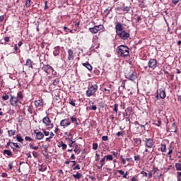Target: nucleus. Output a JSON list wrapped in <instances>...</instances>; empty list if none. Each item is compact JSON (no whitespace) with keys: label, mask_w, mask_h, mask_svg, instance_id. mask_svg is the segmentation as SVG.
Instances as JSON below:
<instances>
[{"label":"nucleus","mask_w":181,"mask_h":181,"mask_svg":"<svg viewBox=\"0 0 181 181\" xmlns=\"http://www.w3.org/2000/svg\"><path fill=\"white\" fill-rule=\"evenodd\" d=\"M117 52L120 57H128L129 56V48L127 45L117 47Z\"/></svg>","instance_id":"f257e3e1"},{"label":"nucleus","mask_w":181,"mask_h":181,"mask_svg":"<svg viewBox=\"0 0 181 181\" xmlns=\"http://www.w3.org/2000/svg\"><path fill=\"white\" fill-rule=\"evenodd\" d=\"M98 91V86L97 84H93L86 90L87 97H92V95H95V93Z\"/></svg>","instance_id":"f03ea898"},{"label":"nucleus","mask_w":181,"mask_h":181,"mask_svg":"<svg viewBox=\"0 0 181 181\" xmlns=\"http://www.w3.org/2000/svg\"><path fill=\"white\" fill-rule=\"evenodd\" d=\"M148 67L151 70H155L158 67V60L156 59H150L148 62V66H145L144 70H148Z\"/></svg>","instance_id":"7ed1b4c3"},{"label":"nucleus","mask_w":181,"mask_h":181,"mask_svg":"<svg viewBox=\"0 0 181 181\" xmlns=\"http://www.w3.org/2000/svg\"><path fill=\"white\" fill-rule=\"evenodd\" d=\"M126 78H129V80H131L132 81H134V80H136V72L134 71L132 69H127V72L125 73Z\"/></svg>","instance_id":"20e7f679"},{"label":"nucleus","mask_w":181,"mask_h":181,"mask_svg":"<svg viewBox=\"0 0 181 181\" xmlns=\"http://www.w3.org/2000/svg\"><path fill=\"white\" fill-rule=\"evenodd\" d=\"M117 35L122 40H128V38L129 37V36H131V35H129V33H127V31H125L124 30H123V31L117 33Z\"/></svg>","instance_id":"39448f33"},{"label":"nucleus","mask_w":181,"mask_h":181,"mask_svg":"<svg viewBox=\"0 0 181 181\" xmlns=\"http://www.w3.org/2000/svg\"><path fill=\"white\" fill-rule=\"evenodd\" d=\"M43 70L47 73V74H50V73H52V74H56V72L54 71V69L50 65L47 64L43 66Z\"/></svg>","instance_id":"423d86ee"},{"label":"nucleus","mask_w":181,"mask_h":181,"mask_svg":"<svg viewBox=\"0 0 181 181\" xmlns=\"http://www.w3.org/2000/svg\"><path fill=\"white\" fill-rule=\"evenodd\" d=\"M144 142H145V146L146 148H153V140L152 139H146L145 140H144Z\"/></svg>","instance_id":"0eeeda50"},{"label":"nucleus","mask_w":181,"mask_h":181,"mask_svg":"<svg viewBox=\"0 0 181 181\" xmlns=\"http://www.w3.org/2000/svg\"><path fill=\"white\" fill-rule=\"evenodd\" d=\"M70 124H71V122L69 119H64L60 122V126L63 127V128H66L70 125Z\"/></svg>","instance_id":"6e6552de"},{"label":"nucleus","mask_w":181,"mask_h":181,"mask_svg":"<svg viewBox=\"0 0 181 181\" xmlns=\"http://www.w3.org/2000/svg\"><path fill=\"white\" fill-rule=\"evenodd\" d=\"M42 122L47 126L50 125V128H53V124H52V121H50V118L49 117H45L42 119Z\"/></svg>","instance_id":"1a4fd4ad"},{"label":"nucleus","mask_w":181,"mask_h":181,"mask_svg":"<svg viewBox=\"0 0 181 181\" xmlns=\"http://www.w3.org/2000/svg\"><path fill=\"white\" fill-rule=\"evenodd\" d=\"M10 103H11V105H13V107H18L19 100H18V98L15 96H11L10 99Z\"/></svg>","instance_id":"9d476101"},{"label":"nucleus","mask_w":181,"mask_h":181,"mask_svg":"<svg viewBox=\"0 0 181 181\" xmlns=\"http://www.w3.org/2000/svg\"><path fill=\"white\" fill-rule=\"evenodd\" d=\"M115 30H116L117 35V33H119L124 30V27H122V24H121V23L119 22L117 23L115 25Z\"/></svg>","instance_id":"9b49d317"},{"label":"nucleus","mask_w":181,"mask_h":181,"mask_svg":"<svg viewBox=\"0 0 181 181\" xmlns=\"http://www.w3.org/2000/svg\"><path fill=\"white\" fill-rule=\"evenodd\" d=\"M43 99H40L37 100H35V105L37 108H42L43 107Z\"/></svg>","instance_id":"f8f14e48"},{"label":"nucleus","mask_w":181,"mask_h":181,"mask_svg":"<svg viewBox=\"0 0 181 181\" xmlns=\"http://www.w3.org/2000/svg\"><path fill=\"white\" fill-rule=\"evenodd\" d=\"M104 165H105V157H103L96 166L98 169H103V166H104Z\"/></svg>","instance_id":"ddd939ff"},{"label":"nucleus","mask_w":181,"mask_h":181,"mask_svg":"<svg viewBox=\"0 0 181 181\" xmlns=\"http://www.w3.org/2000/svg\"><path fill=\"white\" fill-rule=\"evenodd\" d=\"M68 60H74V52H73V49H68Z\"/></svg>","instance_id":"4468645a"},{"label":"nucleus","mask_w":181,"mask_h":181,"mask_svg":"<svg viewBox=\"0 0 181 181\" xmlns=\"http://www.w3.org/2000/svg\"><path fill=\"white\" fill-rule=\"evenodd\" d=\"M35 134H36L35 139H37V141H40L43 139V138H45V134H43V133H42L41 132H35Z\"/></svg>","instance_id":"2eb2a0df"},{"label":"nucleus","mask_w":181,"mask_h":181,"mask_svg":"<svg viewBox=\"0 0 181 181\" xmlns=\"http://www.w3.org/2000/svg\"><path fill=\"white\" fill-rule=\"evenodd\" d=\"M133 141H134V145H136V146H141V144L142 142V140H141V139L134 138Z\"/></svg>","instance_id":"dca6fc26"},{"label":"nucleus","mask_w":181,"mask_h":181,"mask_svg":"<svg viewBox=\"0 0 181 181\" xmlns=\"http://www.w3.org/2000/svg\"><path fill=\"white\" fill-rule=\"evenodd\" d=\"M159 95L160 98H162V100H163L164 98H166V93H165V90H163V89L159 90Z\"/></svg>","instance_id":"f3484780"},{"label":"nucleus","mask_w":181,"mask_h":181,"mask_svg":"<svg viewBox=\"0 0 181 181\" xmlns=\"http://www.w3.org/2000/svg\"><path fill=\"white\" fill-rule=\"evenodd\" d=\"M59 54H60V47L59 46L55 47L53 52L54 56H59Z\"/></svg>","instance_id":"a211bd4d"},{"label":"nucleus","mask_w":181,"mask_h":181,"mask_svg":"<svg viewBox=\"0 0 181 181\" xmlns=\"http://www.w3.org/2000/svg\"><path fill=\"white\" fill-rule=\"evenodd\" d=\"M83 66L84 67H86V69H88V70H89L90 71H91V70H93V66L88 62L83 63Z\"/></svg>","instance_id":"6ab92c4d"},{"label":"nucleus","mask_w":181,"mask_h":181,"mask_svg":"<svg viewBox=\"0 0 181 181\" xmlns=\"http://www.w3.org/2000/svg\"><path fill=\"white\" fill-rule=\"evenodd\" d=\"M117 172L119 175H123V177L127 178V176H128V172L124 173L122 170H118Z\"/></svg>","instance_id":"aec40b11"},{"label":"nucleus","mask_w":181,"mask_h":181,"mask_svg":"<svg viewBox=\"0 0 181 181\" xmlns=\"http://www.w3.org/2000/svg\"><path fill=\"white\" fill-rule=\"evenodd\" d=\"M16 134V130H8V135L10 137L13 136Z\"/></svg>","instance_id":"412c9836"},{"label":"nucleus","mask_w":181,"mask_h":181,"mask_svg":"<svg viewBox=\"0 0 181 181\" xmlns=\"http://www.w3.org/2000/svg\"><path fill=\"white\" fill-rule=\"evenodd\" d=\"M89 32H90V33H93V35H95V33H98L97 28H95V26L93 28H90Z\"/></svg>","instance_id":"4be33fe9"},{"label":"nucleus","mask_w":181,"mask_h":181,"mask_svg":"<svg viewBox=\"0 0 181 181\" xmlns=\"http://www.w3.org/2000/svg\"><path fill=\"white\" fill-rule=\"evenodd\" d=\"M95 28H96V31L98 33L100 30H103L104 29V25H95Z\"/></svg>","instance_id":"5701e85b"},{"label":"nucleus","mask_w":181,"mask_h":181,"mask_svg":"<svg viewBox=\"0 0 181 181\" xmlns=\"http://www.w3.org/2000/svg\"><path fill=\"white\" fill-rule=\"evenodd\" d=\"M4 153L7 156H12V151H11V150H4Z\"/></svg>","instance_id":"b1692460"},{"label":"nucleus","mask_w":181,"mask_h":181,"mask_svg":"<svg viewBox=\"0 0 181 181\" xmlns=\"http://www.w3.org/2000/svg\"><path fill=\"white\" fill-rule=\"evenodd\" d=\"M16 139L18 142H21V144H23V138H22V136H19L18 134L16 135Z\"/></svg>","instance_id":"393cba45"},{"label":"nucleus","mask_w":181,"mask_h":181,"mask_svg":"<svg viewBox=\"0 0 181 181\" xmlns=\"http://www.w3.org/2000/svg\"><path fill=\"white\" fill-rule=\"evenodd\" d=\"M32 64H33V62H32V60L30 59H28L26 60L25 66H28V67H29Z\"/></svg>","instance_id":"a878e982"},{"label":"nucleus","mask_w":181,"mask_h":181,"mask_svg":"<svg viewBox=\"0 0 181 181\" xmlns=\"http://www.w3.org/2000/svg\"><path fill=\"white\" fill-rule=\"evenodd\" d=\"M29 146L31 149H34V151H37V149H39V146H33V143H30L29 144Z\"/></svg>","instance_id":"bb28decb"},{"label":"nucleus","mask_w":181,"mask_h":181,"mask_svg":"<svg viewBox=\"0 0 181 181\" xmlns=\"http://www.w3.org/2000/svg\"><path fill=\"white\" fill-rule=\"evenodd\" d=\"M75 153H76V155H78V153H80V152H81V151L80 150V148H78V146H76L75 149L74 150Z\"/></svg>","instance_id":"cd10ccee"},{"label":"nucleus","mask_w":181,"mask_h":181,"mask_svg":"<svg viewBox=\"0 0 181 181\" xmlns=\"http://www.w3.org/2000/svg\"><path fill=\"white\" fill-rule=\"evenodd\" d=\"M68 141H71V143L69 144V146H70V148H73V146H74V144H76V141L70 140V139H68Z\"/></svg>","instance_id":"c85d7f7f"},{"label":"nucleus","mask_w":181,"mask_h":181,"mask_svg":"<svg viewBox=\"0 0 181 181\" xmlns=\"http://www.w3.org/2000/svg\"><path fill=\"white\" fill-rule=\"evenodd\" d=\"M161 152H166L167 149H166V144H161Z\"/></svg>","instance_id":"c756f323"},{"label":"nucleus","mask_w":181,"mask_h":181,"mask_svg":"<svg viewBox=\"0 0 181 181\" xmlns=\"http://www.w3.org/2000/svg\"><path fill=\"white\" fill-rule=\"evenodd\" d=\"M113 111H115V112L116 114H118V104H117V103H115V104L114 105Z\"/></svg>","instance_id":"7c9ffc66"},{"label":"nucleus","mask_w":181,"mask_h":181,"mask_svg":"<svg viewBox=\"0 0 181 181\" xmlns=\"http://www.w3.org/2000/svg\"><path fill=\"white\" fill-rule=\"evenodd\" d=\"M92 106H90L89 107V110H90V111H95V110H97V106L94 105V103H92Z\"/></svg>","instance_id":"2f4dec72"},{"label":"nucleus","mask_w":181,"mask_h":181,"mask_svg":"<svg viewBox=\"0 0 181 181\" xmlns=\"http://www.w3.org/2000/svg\"><path fill=\"white\" fill-rule=\"evenodd\" d=\"M73 176L75 179H80L81 177V173H77L76 174H74Z\"/></svg>","instance_id":"473e14b6"},{"label":"nucleus","mask_w":181,"mask_h":181,"mask_svg":"<svg viewBox=\"0 0 181 181\" xmlns=\"http://www.w3.org/2000/svg\"><path fill=\"white\" fill-rule=\"evenodd\" d=\"M176 170H181V163H175Z\"/></svg>","instance_id":"72a5a7b5"},{"label":"nucleus","mask_w":181,"mask_h":181,"mask_svg":"<svg viewBox=\"0 0 181 181\" xmlns=\"http://www.w3.org/2000/svg\"><path fill=\"white\" fill-rule=\"evenodd\" d=\"M46 169H47L46 166L41 165L39 168V170H40V172H45Z\"/></svg>","instance_id":"f704fd0d"},{"label":"nucleus","mask_w":181,"mask_h":181,"mask_svg":"<svg viewBox=\"0 0 181 181\" xmlns=\"http://www.w3.org/2000/svg\"><path fill=\"white\" fill-rule=\"evenodd\" d=\"M71 120L72 122L75 123L76 125H78V123L77 122V118L74 117H71Z\"/></svg>","instance_id":"c9c22d12"},{"label":"nucleus","mask_w":181,"mask_h":181,"mask_svg":"<svg viewBox=\"0 0 181 181\" xmlns=\"http://www.w3.org/2000/svg\"><path fill=\"white\" fill-rule=\"evenodd\" d=\"M172 153H173V149H172V147H170L168 156H169V158H172V156H170Z\"/></svg>","instance_id":"e433bc0d"},{"label":"nucleus","mask_w":181,"mask_h":181,"mask_svg":"<svg viewBox=\"0 0 181 181\" xmlns=\"http://www.w3.org/2000/svg\"><path fill=\"white\" fill-rule=\"evenodd\" d=\"M69 103L71 105H72V107H76V103H74V101L71 100V98L69 99Z\"/></svg>","instance_id":"4c0bfd02"},{"label":"nucleus","mask_w":181,"mask_h":181,"mask_svg":"<svg viewBox=\"0 0 181 181\" xmlns=\"http://www.w3.org/2000/svg\"><path fill=\"white\" fill-rule=\"evenodd\" d=\"M105 159H107V160H112L113 158L112 155H107L104 156Z\"/></svg>","instance_id":"58836bf2"},{"label":"nucleus","mask_w":181,"mask_h":181,"mask_svg":"<svg viewBox=\"0 0 181 181\" xmlns=\"http://www.w3.org/2000/svg\"><path fill=\"white\" fill-rule=\"evenodd\" d=\"M93 149H94V151H97V149H98V144L93 143Z\"/></svg>","instance_id":"ea45409f"},{"label":"nucleus","mask_w":181,"mask_h":181,"mask_svg":"<svg viewBox=\"0 0 181 181\" xmlns=\"http://www.w3.org/2000/svg\"><path fill=\"white\" fill-rule=\"evenodd\" d=\"M32 4V1L30 0H27L25 2V6L26 8H29Z\"/></svg>","instance_id":"a19ab883"},{"label":"nucleus","mask_w":181,"mask_h":181,"mask_svg":"<svg viewBox=\"0 0 181 181\" xmlns=\"http://www.w3.org/2000/svg\"><path fill=\"white\" fill-rule=\"evenodd\" d=\"M59 81H60V80H59V78H56V79L53 81L52 84H53L54 86H57V84H59Z\"/></svg>","instance_id":"79ce46f5"},{"label":"nucleus","mask_w":181,"mask_h":181,"mask_svg":"<svg viewBox=\"0 0 181 181\" xmlns=\"http://www.w3.org/2000/svg\"><path fill=\"white\" fill-rule=\"evenodd\" d=\"M17 95H18V98H20V100H22L23 98V94L22 93V92H18L17 93Z\"/></svg>","instance_id":"37998d69"},{"label":"nucleus","mask_w":181,"mask_h":181,"mask_svg":"<svg viewBox=\"0 0 181 181\" xmlns=\"http://www.w3.org/2000/svg\"><path fill=\"white\" fill-rule=\"evenodd\" d=\"M61 146L62 147V149L64 151L67 149V145L64 144V143H63V141L61 142Z\"/></svg>","instance_id":"c03bdc74"},{"label":"nucleus","mask_w":181,"mask_h":181,"mask_svg":"<svg viewBox=\"0 0 181 181\" xmlns=\"http://www.w3.org/2000/svg\"><path fill=\"white\" fill-rule=\"evenodd\" d=\"M81 168L80 167V165L77 164L74 168L73 170H80Z\"/></svg>","instance_id":"a18cd8bd"},{"label":"nucleus","mask_w":181,"mask_h":181,"mask_svg":"<svg viewBox=\"0 0 181 181\" xmlns=\"http://www.w3.org/2000/svg\"><path fill=\"white\" fill-rule=\"evenodd\" d=\"M28 112H30V114H33V107L29 106L28 108Z\"/></svg>","instance_id":"49530a36"},{"label":"nucleus","mask_w":181,"mask_h":181,"mask_svg":"<svg viewBox=\"0 0 181 181\" xmlns=\"http://www.w3.org/2000/svg\"><path fill=\"white\" fill-rule=\"evenodd\" d=\"M2 100H4V101H6L7 100H9V95H6L4 96H2Z\"/></svg>","instance_id":"de8ad7c7"},{"label":"nucleus","mask_w":181,"mask_h":181,"mask_svg":"<svg viewBox=\"0 0 181 181\" xmlns=\"http://www.w3.org/2000/svg\"><path fill=\"white\" fill-rule=\"evenodd\" d=\"M25 139L26 141H28V142H32V141H33V139H32L30 136H28L25 137Z\"/></svg>","instance_id":"09e8293b"},{"label":"nucleus","mask_w":181,"mask_h":181,"mask_svg":"<svg viewBox=\"0 0 181 181\" xmlns=\"http://www.w3.org/2000/svg\"><path fill=\"white\" fill-rule=\"evenodd\" d=\"M43 132L45 136H49V135H50V132L49 131H46L45 129H43Z\"/></svg>","instance_id":"8fccbe9b"},{"label":"nucleus","mask_w":181,"mask_h":181,"mask_svg":"<svg viewBox=\"0 0 181 181\" xmlns=\"http://www.w3.org/2000/svg\"><path fill=\"white\" fill-rule=\"evenodd\" d=\"M95 156H96V158H95V162H98V161L100 160V154L96 153V154H95Z\"/></svg>","instance_id":"3c124183"},{"label":"nucleus","mask_w":181,"mask_h":181,"mask_svg":"<svg viewBox=\"0 0 181 181\" xmlns=\"http://www.w3.org/2000/svg\"><path fill=\"white\" fill-rule=\"evenodd\" d=\"M141 174L143 175V176H144L145 177H148V173L145 171H141Z\"/></svg>","instance_id":"603ef678"},{"label":"nucleus","mask_w":181,"mask_h":181,"mask_svg":"<svg viewBox=\"0 0 181 181\" xmlns=\"http://www.w3.org/2000/svg\"><path fill=\"white\" fill-rule=\"evenodd\" d=\"M12 144L13 145V146H15L16 148H17L18 149H19L21 148V146H19V145L18 144V143H12Z\"/></svg>","instance_id":"864d4df0"},{"label":"nucleus","mask_w":181,"mask_h":181,"mask_svg":"<svg viewBox=\"0 0 181 181\" xmlns=\"http://www.w3.org/2000/svg\"><path fill=\"white\" fill-rule=\"evenodd\" d=\"M123 11H125L126 12H129V11H131V8L128 6H126L124 8Z\"/></svg>","instance_id":"5fc2aeb1"},{"label":"nucleus","mask_w":181,"mask_h":181,"mask_svg":"<svg viewBox=\"0 0 181 181\" xmlns=\"http://www.w3.org/2000/svg\"><path fill=\"white\" fill-rule=\"evenodd\" d=\"M160 124H162V121L158 120V123H154V125H156L157 127H160Z\"/></svg>","instance_id":"6e6d98bb"},{"label":"nucleus","mask_w":181,"mask_h":181,"mask_svg":"<svg viewBox=\"0 0 181 181\" xmlns=\"http://www.w3.org/2000/svg\"><path fill=\"white\" fill-rule=\"evenodd\" d=\"M103 141H108V136H103L102 137Z\"/></svg>","instance_id":"4d7b16f0"},{"label":"nucleus","mask_w":181,"mask_h":181,"mask_svg":"<svg viewBox=\"0 0 181 181\" xmlns=\"http://www.w3.org/2000/svg\"><path fill=\"white\" fill-rule=\"evenodd\" d=\"M104 91H106L107 94H110V93H111V90L110 89H107V88H104Z\"/></svg>","instance_id":"13d9d810"},{"label":"nucleus","mask_w":181,"mask_h":181,"mask_svg":"<svg viewBox=\"0 0 181 181\" xmlns=\"http://www.w3.org/2000/svg\"><path fill=\"white\" fill-rule=\"evenodd\" d=\"M150 173L155 175V173H156V169L153 168L152 170L150 171Z\"/></svg>","instance_id":"bf43d9fd"},{"label":"nucleus","mask_w":181,"mask_h":181,"mask_svg":"<svg viewBox=\"0 0 181 181\" xmlns=\"http://www.w3.org/2000/svg\"><path fill=\"white\" fill-rule=\"evenodd\" d=\"M4 19H5V17L4 16H0V23L1 22H4Z\"/></svg>","instance_id":"052dcab7"},{"label":"nucleus","mask_w":181,"mask_h":181,"mask_svg":"<svg viewBox=\"0 0 181 181\" xmlns=\"http://www.w3.org/2000/svg\"><path fill=\"white\" fill-rule=\"evenodd\" d=\"M172 2L174 5H176L179 2V0H172Z\"/></svg>","instance_id":"680f3d73"},{"label":"nucleus","mask_w":181,"mask_h":181,"mask_svg":"<svg viewBox=\"0 0 181 181\" xmlns=\"http://www.w3.org/2000/svg\"><path fill=\"white\" fill-rule=\"evenodd\" d=\"M139 159H141V158L139 157V156H134V160H139Z\"/></svg>","instance_id":"e2e57ef3"},{"label":"nucleus","mask_w":181,"mask_h":181,"mask_svg":"<svg viewBox=\"0 0 181 181\" xmlns=\"http://www.w3.org/2000/svg\"><path fill=\"white\" fill-rule=\"evenodd\" d=\"M45 9H49V6H47V1H45Z\"/></svg>","instance_id":"0e129e2a"},{"label":"nucleus","mask_w":181,"mask_h":181,"mask_svg":"<svg viewBox=\"0 0 181 181\" xmlns=\"http://www.w3.org/2000/svg\"><path fill=\"white\" fill-rule=\"evenodd\" d=\"M142 18H141V16H137V18H136V22H139L140 21H141Z\"/></svg>","instance_id":"69168bd1"},{"label":"nucleus","mask_w":181,"mask_h":181,"mask_svg":"<svg viewBox=\"0 0 181 181\" xmlns=\"http://www.w3.org/2000/svg\"><path fill=\"white\" fill-rule=\"evenodd\" d=\"M9 37H4V40H5V42H9Z\"/></svg>","instance_id":"338daca9"},{"label":"nucleus","mask_w":181,"mask_h":181,"mask_svg":"<svg viewBox=\"0 0 181 181\" xmlns=\"http://www.w3.org/2000/svg\"><path fill=\"white\" fill-rule=\"evenodd\" d=\"M178 101L181 103V95H178Z\"/></svg>","instance_id":"774afa93"}]
</instances>
